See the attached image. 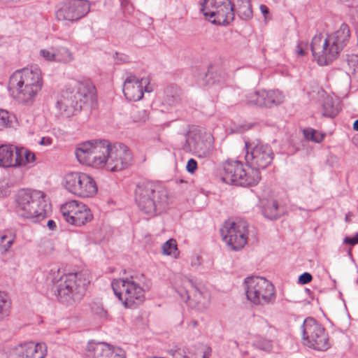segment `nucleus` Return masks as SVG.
<instances>
[{
	"instance_id": "12",
	"label": "nucleus",
	"mask_w": 358,
	"mask_h": 358,
	"mask_svg": "<svg viewBox=\"0 0 358 358\" xmlns=\"http://www.w3.org/2000/svg\"><path fill=\"white\" fill-rule=\"evenodd\" d=\"M310 48L312 55L320 66L328 65L339 55L328 36L324 37L322 34L315 35L311 41Z\"/></svg>"
},
{
	"instance_id": "59",
	"label": "nucleus",
	"mask_w": 358,
	"mask_h": 358,
	"mask_svg": "<svg viewBox=\"0 0 358 358\" xmlns=\"http://www.w3.org/2000/svg\"><path fill=\"white\" fill-rule=\"evenodd\" d=\"M182 352H183V355H182V356H183V357H184V358H185V357H187V356H186V350H185V349H183V350H182Z\"/></svg>"
},
{
	"instance_id": "31",
	"label": "nucleus",
	"mask_w": 358,
	"mask_h": 358,
	"mask_svg": "<svg viewBox=\"0 0 358 358\" xmlns=\"http://www.w3.org/2000/svg\"><path fill=\"white\" fill-rule=\"evenodd\" d=\"M16 236L12 231H5L0 234V250L6 252L15 241Z\"/></svg>"
},
{
	"instance_id": "39",
	"label": "nucleus",
	"mask_w": 358,
	"mask_h": 358,
	"mask_svg": "<svg viewBox=\"0 0 358 358\" xmlns=\"http://www.w3.org/2000/svg\"><path fill=\"white\" fill-rule=\"evenodd\" d=\"M256 346L262 350L270 352L273 349L271 340L260 338L256 342Z\"/></svg>"
},
{
	"instance_id": "17",
	"label": "nucleus",
	"mask_w": 358,
	"mask_h": 358,
	"mask_svg": "<svg viewBox=\"0 0 358 358\" xmlns=\"http://www.w3.org/2000/svg\"><path fill=\"white\" fill-rule=\"evenodd\" d=\"M151 91L152 89L150 86L148 78L139 79L130 73L124 82L123 92L126 99L129 101H139L143 98L144 92H150Z\"/></svg>"
},
{
	"instance_id": "37",
	"label": "nucleus",
	"mask_w": 358,
	"mask_h": 358,
	"mask_svg": "<svg viewBox=\"0 0 358 358\" xmlns=\"http://www.w3.org/2000/svg\"><path fill=\"white\" fill-rule=\"evenodd\" d=\"M12 123L11 116L7 110L0 109V130L10 127Z\"/></svg>"
},
{
	"instance_id": "47",
	"label": "nucleus",
	"mask_w": 358,
	"mask_h": 358,
	"mask_svg": "<svg viewBox=\"0 0 358 358\" xmlns=\"http://www.w3.org/2000/svg\"><path fill=\"white\" fill-rule=\"evenodd\" d=\"M191 266L194 267H196L201 264V257L198 255H194L191 257L190 262Z\"/></svg>"
},
{
	"instance_id": "9",
	"label": "nucleus",
	"mask_w": 358,
	"mask_h": 358,
	"mask_svg": "<svg viewBox=\"0 0 358 358\" xmlns=\"http://www.w3.org/2000/svg\"><path fill=\"white\" fill-rule=\"evenodd\" d=\"M64 187L71 194L83 198L92 197L98 190L93 178L80 172L66 174L64 177Z\"/></svg>"
},
{
	"instance_id": "15",
	"label": "nucleus",
	"mask_w": 358,
	"mask_h": 358,
	"mask_svg": "<svg viewBox=\"0 0 358 358\" xmlns=\"http://www.w3.org/2000/svg\"><path fill=\"white\" fill-rule=\"evenodd\" d=\"M90 9V4L86 0H68L61 4L56 12V17L59 20L74 22L84 17Z\"/></svg>"
},
{
	"instance_id": "57",
	"label": "nucleus",
	"mask_w": 358,
	"mask_h": 358,
	"mask_svg": "<svg viewBox=\"0 0 358 358\" xmlns=\"http://www.w3.org/2000/svg\"><path fill=\"white\" fill-rule=\"evenodd\" d=\"M351 216H352V213H348V214H346V215H345V221L346 222H350Z\"/></svg>"
},
{
	"instance_id": "30",
	"label": "nucleus",
	"mask_w": 358,
	"mask_h": 358,
	"mask_svg": "<svg viewBox=\"0 0 358 358\" xmlns=\"http://www.w3.org/2000/svg\"><path fill=\"white\" fill-rule=\"evenodd\" d=\"M338 112V106L335 104L333 98L330 96L325 97L322 103V115L328 117H334Z\"/></svg>"
},
{
	"instance_id": "36",
	"label": "nucleus",
	"mask_w": 358,
	"mask_h": 358,
	"mask_svg": "<svg viewBox=\"0 0 358 358\" xmlns=\"http://www.w3.org/2000/svg\"><path fill=\"white\" fill-rule=\"evenodd\" d=\"M159 192V201L158 202L161 203V206L163 210H165L166 208L172 202L171 196L169 192L165 189H161Z\"/></svg>"
},
{
	"instance_id": "34",
	"label": "nucleus",
	"mask_w": 358,
	"mask_h": 358,
	"mask_svg": "<svg viewBox=\"0 0 358 358\" xmlns=\"http://www.w3.org/2000/svg\"><path fill=\"white\" fill-rule=\"evenodd\" d=\"M303 135L307 140L315 143H320L324 137V134L311 128L305 129L303 130Z\"/></svg>"
},
{
	"instance_id": "5",
	"label": "nucleus",
	"mask_w": 358,
	"mask_h": 358,
	"mask_svg": "<svg viewBox=\"0 0 358 358\" xmlns=\"http://www.w3.org/2000/svg\"><path fill=\"white\" fill-rule=\"evenodd\" d=\"M302 343L306 348L324 352L332 347L328 331L323 325L312 317L306 318L301 326Z\"/></svg>"
},
{
	"instance_id": "55",
	"label": "nucleus",
	"mask_w": 358,
	"mask_h": 358,
	"mask_svg": "<svg viewBox=\"0 0 358 358\" xmlns=\"http://www.w3.org/2000/svg\"><path fill=\"white\" fill-rule=\"evenodd\" d=\"M170 125V122L162 124L160 125V129H164L165 127H168Z\"/></svg>"
},
{
	"instance_id": "41",
	"label": "nucleus",
	"mask_w": 358,
	"mask_h": 358,
	"mask_svg": "<svg viewBox=\"0 0 358 358\" xmlns=\"http://www.w3.org/2000/svg\"><path fill=\"white\" fill-rule=\"evenodd\" d=\"M40 55L48 62H56L55 50L52 48L51 50L42 49L40 50Z\"/></svg>"
},
{
	"instance_id": "60",
	"label": "nucleus",
	"mask_w": 358,
	"mask_h": 358,
	"mask_svg": "<svg viewBox=\"0 0 358 358\" xmlns=\"http://www.w3.org/2000/svg\"><path fill=\"white\" fill-rule=\"evenodd\" d=\"M203 358H208V357H203Z\"/></svg>"
},
{
	"instance_id": "20",
	"label": "nucleus",
	"mask_w": 358,
	"mask_h": 358,
	"mask_svg": "<svg viewBox=\"0 0 358 358\" xmlns=\"http://www.w3.org/2000/svg\"><path fill=\"white\" fill-rule=\"evenodd\" d=\"M10 78L19 80V82L27 83L33 85L34 88H42L43 86L41 71L36 66L17 70L10 76Z\"/></svg>"
},
{
	"instance_id": "51",
	"label": "nucleus",
	"mask_w": 358,
	"mask_h": 358,
	"mask_svg": "<svg viewBox=\"0 0 358 358\" xmlns=\"http://www.w3.org/2000/svg\"><path fill=\"white\" fill-rule=\"evenodd\" d=\"M268 327L271 330V336H273V337H275L276 336L277 329L274 327L271 326L269 324H268Z\"/></svg>"
},
{
	"instance_id": "43",
	"label": "nucleus",
	"mask_w": 358,
	"mask_h": 358,
	"mask_svg": "<svg viewBox=\"0 0 358 358\" xmlns=\"http://www.w3.org/2000/svg\"><path fill=\"white\" fill-rule=\"evenodd\" d=\"M131 117L134 122L144 121L146 117L145 110H133L131 113Z\"/></svg>"
},
{
	"instance_id": "16",
	"label": "nucleus",
	"mask_w": 358,
	"mask_h": 358,
	"mask_svg": "<svg viewBox=\"0 0 358 358\" xmlns=\"http://www.w3.org/2000/svg\"><path fill=\"white\" fill-rule=\"evenodd\" d=\"M283 101L284 96L279 90H262L247 94L245 103L260 108H271L280 104Z\"/></svg>"
},
{
	"instance_id": "38",
	"label": "nucleus",
	"mask_w": 358,
	"mask_h": 358,
	"mask_svg": "<svg viewBox=\"0 0 358 358\" xmlns=\"http://www.w3.org/2000/svg\"><path fill=\"white\" fill-rule=\"evenodd\" d=\"M10 308V302L7 295L3 292H0V314L7 315Z\"/></svg>"
},
{
	"instance_id": "44",
	"label": "nucleus",
	"mask_w": 358,
	"mask_h": 358,
	"mask_svg": "<svg viewBox=\"0 0 358 358\" xmlns=\"http://www.w3.org/2000/svg\"><path fill=\"white\" fill-rule=\"evenodd\" d=\"M313 277L309 273L305 272L299 278V282L302 285L308 284L311 282Z\"/></svg>"
},
{
	"instance_id": "42",
	"label": "nucleus",
	"mask_w": 358,
	"mask_h": 358,
	"mask_svg": "<svg viewBox=\"0 0 358 358\" xmlns=\"http://www.w3.org/2000/svg\"><path fill=\"white\" fill-rule=\"evenodd\" d=\"M196 151L199 152L200 157H206L209 156L212 152V145L210 142L208 143L207 145L205 146L204 148L201 147L199 143L196 145Z\"/></svg>"
},
{
	"instance_id": "10",
	"label": "nucleus",
	"mask_w": 358,
	"mask_h": 358,
	"mask_svg": "<svg viewBox=\"0 0 358 358\" xmlns=\"http://www.w3.org/2000/svg\"><path fill=\"white\" fill-rule=\"evenodd\" d=\"M248 224L243 220L226 221L220 229L221 236L226 244L233 250H238L247 243Z\"/></svg>"
},
{
	"instance_id": "53",
	"label": "nucleus",
	"mask_w": 358,
	"mask_h": 358,
	"mask_svg": "<svg viewBox=\"0 0 358 358\" xmlns=\"http://www.w3.org/2000/svg\"><path fill=\"white\" fill-rule=\"evenodd\" d=\"M51 143V141L48 138V139H45V138H43L41 139V141H40V144L41 145H48V144H50Z\"/></svg>"
},
{
	"instance_id": "2",
	"label": "nucleus",
	"mask_w": 358,
	"mask_h": 358,
	"mask_svg": "<svg viewBox=\"0 0 358 358\" xmlns=\"http://www.w3.org/2000/svg\"><path fill=\"white\" fill-rule=\"evenodd\" d=\"M52 282V289L58 299L62 303L72 304L83 297L90 283V277L87 271H81L63 275L58 279L55 278Z\"/></svg>"
},
{
	"instance_id": "4",
	"label": "nucleus",
	"mask_w": 358,
	"mask_h": 358,
	"mask_svg": "<svg viewBox=\"0 0 358 358\" xmlns=\"http://www.w3.org/2000/svg\"><path fill=\"white\" fill-rule=\"evenodd\" d=\"M15 210L17 215L37 222L43 220L48 214V204L45 194L31 189H20L15 195Z\"/></svg>"
},
{
	"instance_id": "54",
	"label": "nucleus",
	"mask_w": 358,
	"mask_h": 358,
	"mask_svg": "<svg viewBox=\"0 0 358 358\" xmlns=\"http://www.w3.org/2000/svg\"><path fill=\"white\" fill-rule=\"evenodd\" d=\"M20 0H0V2L3 3H8L11 2L17 3L19 2Z\"/></svg>"
},
{
	"instance_id": "32",
	"label": "nucleus",
	"mask_w": 358,
	"mask_h": 358,
	"mask_svg": "<svg viewBox=\"0 0 358 358\" xmlns=\"http://www.w3.org/2000/svg\"><path fill=\"white\" fill-rule=\"evenodd\" d=\"M56 62L69 63L73 59L72 52L65 47H59L55 50Z\"/></svg>"
},
{
	"instance_id": "35",
	"label": "nucleus",
	"mask_w": 358,
	"mask_h": 358,
	"mask_svg": "<svg viewBox=\"0 0 358 358\" xmlns=\"http://www.w3.org/2000/svg\"><path fill=\"white\" fill-rule=\"evenodd\" d=\"M15 155H17V157H20V159H22L21 165L25 164L26 163L33 162L35 160V155L24 148L16 149Z\"/></svg>"
},
{
	"instance_id": "48",
	"label": "nucleus",
	"mask_w": 358,
	"mask_h": 358,
	"mask_svg": "<svg viewBox=\"0 0 358 358\" xmlns=\"http://www.w3.org/2000/svg\"><path fill=\"white\" fill-rule=\"evenodd\" d=\"M47 226L50 230H55L56 229V223L52 220L48 221Z\"/></svg>"
},
{
	"instance_id": "23",
	"label": "nucleus",
	"mask_w": 358,
	"mask_h": 358,
	"mask_svg": "<svg viewBox=\"0 0 358 358\" xmlns=\"http://www.w3.org/2000/svg\"><path fill=\"white\" fill-rule=\"evenodd\" d=\"M327 36L330 38V43L336 48V50L340 54L350 41V27L346 23H342L337 30Z\"/></svg>"
},
{
	"instance_id": "3",
	"label": "nucleus",
	"mask_w": 358,
	"mask_h": 358,
	"mask_svg": "<svg viewBox=\"0 0 358 358\" xmlns=\"http://www.w3.org/2000/svg\"><path fill=\"white\" fill-rule=\"evenodd\" d=\"M95 93V87L90 80L76 81L61 92L56 106L60 113L69 117L81 110L83 104L91 99Z\"/></svg>"
},
{
	"instance_id": "19",
	"label": "nucleus",
	"mask_w": 358,
	"mask_h": 358,
	"mask_svg": "<svg viewBox=\"0 0 358 358\" xmlns=\"http://www.w3.org/2000/svg\"><path fill=\"white\" fill-rule=\"evenodd\" d=\"M45 355L46 345L44 343L30 342L15 348L10 356L11 358H44Z\"/></svg>"
},
{
	"instance_id": "13",
	"label": "nucleus",
	"mask_w": 358,
	"mask_h": 358,
	"mask_svg": "<svg viewBox=\"0 0 358 358\" xmlns=\"http://www.w3.org/2000/svg\"><path fill=\"white\" fill-rule=\"evenodd\" d=\"M62 214L65 220L75 226H83L92 219V214L87 206L76 200H71L61 207Z\"/></svg>"
},
{
	"instance_id": "33",
	"label": "nucleus",
	"mask_w": 358,
	"mask_h": 358,
	"mask_svg": "<svg viewBox=\"0 0 358 358\" xmlns=\"http://www.w3.org/2000/svg\"><path fill=\"white\" fill-rule=\"evenodd\" d=\"M162 253L176 258L179 254L176 241L174 239H169L162 247Z\"/></svg>"
},
{
	"instance_id": "18",
	"label": "nucleus",
	"mask_w": 358,
	"mask_h": 358,
	"mask_svg": "<svg viewBox=\"0 0 358 358\" xmlns=\"http://www.w3.org/2000/svg\"><path fill=\"white\" fill-rule=\"evenodd\" d=\"M8 89L15 98L24 105H31L41 88H36L25 82H19V80L10 78L9 79Z\"/></svg>"
},
{
	"instance_id": "40",
	"label": "nucleus",
	"mask_w": 358,
	"mask_h": 358,
	"mask_svg": "<svg viewBox=\"0 0 358 358\" xmlns=\"http://www.w3.org/2000/svg\"><path fill=\"white\" fill-rule=\"evenodd\" d=\"M346 61L353 73L358 71V55H348Z\"/></svg>"
},
{
	"instance_id": "56",
	"label": "nucleus",
	"mask_w": 358,
	"mask_h": 358,
	"mask_svg": "<svg viewBox=\"0 0 358 358\" xmlns=\"http://www.w3.org/2000/svg\"><path fill=\"white\" fill-rule=\"evenodd\" d=\"M353 129L355 131H358V119L355 120L353 124Z\"/></svg>"
},
{
	"instance_id": "14",
	"label": "nucleus",
	"mask_w": 358,
	"mask_h": 358,
	"mask_svg": "<svg viewBox=\"0 0 358 358\" xmlns=\"http://www.w3.org/2000/svg\"><path fill=\"white\" fill-rule=\"evenodd\" d=\"M157 188L156 183L147 181L137 185L135 190V201L139 209L149 216H153L156 212L154 200Z\"/></svg>"
},
{
	"instance_id": "29",
	"label": "nucleus",
	"mask_w": 358,
	"mask_h": 358,
	"mask_svg": "<svg viewBox=\"0 0 358 358\" xmlns=\"http://www.w3.org/2000/svg\"><path fill=\"white\" fill-rule=\"evenodd\" d=\"M165 97L162 101V105L167 104L169 106L175 105L180 101V96L181 94L180 90L176 86H169L165 90Z\"/></svg>"
},
{
	"instance_id": "46",
	"label": "nucleus",
	"mask_w": 358,
	"mask_h": 358,
	"mask_svg": "<svg viewBox=\"0 0 358 358\" xmlns=\"http://www.w3.org/2000/svg\"><path fill=\"white\" fill-rule=\"evenodd\" d=\"M343 241L345 243L350 244L351 245L357 244L358 243V233L357 234H355V236L352 238L346 237Z\"/></svg>"
},
{
	"instance_id": "28",
	"label": "nucleus",
	"mask_w": 358,
	"mask_h": 358,
	"mask_svg": "<svg viewBox=\"0 0 358 358\" xmlns=\"http://www.w3.org/2000/svg\"><path fill=\"white\" fill-rule=\"evenodd\" d=\"M262 214L265 217L269 220L278 218L280 213L278 209V205L275 200H266L262 203Z\"/></svg>"
},
{
	"instance_id": "50",
	"label": "nucleus",
	"mask_w": 358,
	"mask_h": 358,
	"mask_svg": "<svg viewBox=\"0 0 358 358\" xmlns=\"http://www.w3.org/2000/svg\"><path fill=\"white\" fill-rule=\"evenodd\" d=\"M260 10L261 12L265 15L268 13V8L265 5H261L260 6Z\"/></svg>"
},
{
	"instance_id": "21",
	"label": "nucleus",
	"mask_w": 358,
	"mask_h": 358,
	"mask_svg": "<svg viewBox=\"0 0 358 358\" xmlns=\"http://www.w3.org/2000/svg\"><path fill=\"white\" fill-rule=\"evenodd\" d=\"M87 358H124L114 353L110 345L103 342L88 343L86 350Z\"/></svg>"
},
{
	"instance_id": "11",
	"label": "nucleus",
	"mask_w": 358,
	"mask_h": 358,
	"mask_svg": "<svg viewBox=\"0 0 358 358\" xmlns=\"http://www.w3.org/2000/svg\"><path fill=\"white\" fill-rule=\"evenodd\" d=\"M245 161L249 168L259 169H266L269 166L274 157L271 148L262 143L255 145L245 142Z\"/></svg>"
},
{
	"instance_id": "25",
	"label": "nucleus",
	"mask_w": 358,
	"mask_h": 358,
	"mask_svg": "<svg viewBox=\"0 0 358 358\" xmlns=\"http://www.w3.org/2000/svg\"><path fill=\"white\" fill-rule=\"evenodd\" d=\"M16 147L13 145L0 146V166L10 167L21 165L22 159L15 155Z\"/></svg>"
},
{
	"instance_id": "24",
	"label": "nucleus",
	"mask_w": 358,
	"mask_h": 358,
	"mask_svg": "<svg viewBox=\"0 0 358 358\" xmlns=\"http://www.w3.org/2000/svg\"><path fill=\"white\" fill-rule=\"evenodd\" d=\"M127 290L129 296L124 299V306L125 308H132L134 305L143 301L144 290L133 280V277L129 278V282H127Z\"/></svg>"
},
{
	"instance_id": "6",
	"label": "nucleus",
	"mask_w": 358,
	"mask_h": 358,
	"mask_svg": "<svg viewBox=\"0 0 358 358\" xmlns=\"http://www.w3.org/2000/svg\"><path fill=\"white\" fill-rule=\"evenodd\" d=\"M261 179L260 172L255 169L244 168L242 162L227 160L223 164L222 180L228 184L239 186L257 185Z\"/></svg>"
},
{
	"instance_id": "45",
	"label": "nucleus",
	"mask_w": 358,
	"mask_h": 358,
	"mask_svg": "<svg viewBox=\"0 0 358 358\" xmlns=\"http://www.w3.org/2000/svg\"><path fill=\"white\" fill-rule=\"evenodd\" d=\"M197 169V162L194 159H190L188 160L186 169L187 171L190 173H193Z\"/></svg>"
},
{
	"instance_id": "52",
	"label": "nucleus",
	"mask_w": 358,
	"mask_h": 358,
	"mask_svg": "<svg viewBox=\"0 0 358 358\" xmlns=\"http://www.w3.org/2000/svg\"><path fill=\"white\" fill-rule=\"evenodd\" d=\"M211 353V348L210 347H206L204 352H203V357H208Z\"/></svg>"
},
{
	"instance_id": "26",
	"label": "nucleus",
	"mask_w": 358,
	"mask_h": 358,
	"mask_svg": "<svg viewBox=\"0 0 358 358\" xmlns=\"http://www.w3.org/2000/svg\"><path fill=\"white\" fill-rule=\"evenodd\" d=\"M234 10L243 20H248L252 15L250 0H234Z\"/></svg>"
},
{
	"instance_id": "22",
	"label": "nucleus",
	"mask_w": 358,
	"mask_h": 358,
	"mask_svg": "<svg viewBox=\"0 0 358 358\" xmlns=\"http://www.w3.org/2000/svg\"><path fill=\"white\" fill-rule=\"evenodd\" d=\"M176 291L185 302L190 300L196 303L201 301L202 293L189 278H182L181 283L178 286Z\"/></svg>"
},
{
	"instance_id": "8",
	"label": "nucleus",
	"mask_w": 358,
	"mask_h": 358,
	"mask_svg": "<svg viewBox=\"0 0 358 358\" xmlns=\"http://www.w3.org/2000/svg\"><path fill=\"white\" fill-rule=\"evenodd\" d=\"M201 10L213 24L224 25L234 19V7L230 0H204Z\"/></svg>"
},
{
	"instance_id": "27",
	"label": "nucleus",
	"mask_w": 358,
	"mask_h": 358,
	"mask_svg": "<svg viewBox=\"0 0 358 358\" xmlns=\"http://www.w3.org/2000/svg\"><path fill=\"white\" fill-rule=\"evenodd\" d=\"M129 278L115 279L112 281L111 286L115 295L118 298L124 306V299L129 296L127 290V282Z\"/></svg>"
},
{
	"instance_id": "7",
	"label": "nucleus",
	"mask_w": 358,
	"mask_h": 358,
	"mask_svg": "<svg viewBox=\"0 0 358 358\" xmlns=\"http://www.w3.org/2000/svg\"><path fill=\"white\" fill-rule=\"evenodd\" d=\"M245 294L248 300L257 306L273 303L275 300V287L263 277L250 276L245 279Z\"/></svg>"
},
{
	"instance_id": "49",
	"label": "nucleus",
	"mask_w": 358,
	"mask_h": 358,
	"mask_svg": "<svg viewBox=\"0 0 358 358\" xmlns=\"http://www.w3.org/2000/svg\"><path fill=\"white\" fill-rule=\"evenodd\" d=\"M296 48H297L296 52H297L298 55L303 56L305 55V51L303 49V48L301 47V44H299L297 45Z\"/></svg>"
},
{
	"instance_id": "58",
	"label": "nucleus",
	"mask_w": 358,
	"mask_h": 358,
	"mask_svg": "<svg viewBox=\"0 0 358 358\" xmlns=\"http://www.w3.org/2000/svg\"><path fill=\"white\" fill-rule=\"evenodd\" d=\"M355 143L358 145V135L354 138Z\"/></svg>"
},
{
	"instance_id": "1",
	"label": "nucleus",
	"mask_w": 358,
	"mask_h": 358,
	"mask_svg": "<svg viewBox=\"0 0 358 358\" xmlns=\"http://www.w3.org/2000/svg\"><path fill=\"white\" fill-rule=\"evenodd\" d=\"M75 154L80 164L104 168L112 172L127 168L132 161V155L126 145L111 144L107 140H91L80 143Z\"/></svg>"
}]
</instances>
